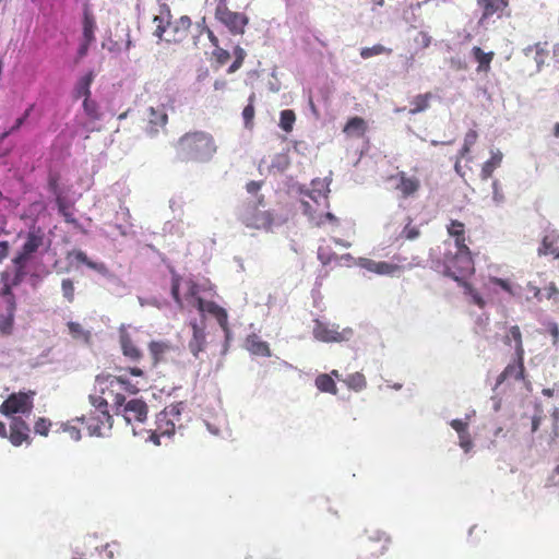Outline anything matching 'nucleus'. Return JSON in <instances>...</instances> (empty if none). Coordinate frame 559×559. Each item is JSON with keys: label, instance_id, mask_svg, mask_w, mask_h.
Wrapping results in <instances>:
<instances>
[{"label": "nucleus", "instance_id": "nucleus-10", "mask_svg": "<svg viewBox=\"0 0 559 559\" xmlns=\"http://www.w3.org/2000/svg\"><path fill=\"white\" fill-rule=\"evenodd\" d=\"M483 14L478 25L483 31H489V26L500 19L508 7V0H477Z\"/></svg>", "mask_w": 559, "mask_h": 559}, {"label": "nucleus", "instance_id": "nucleus-41", "mask_svg": "<svg viewBox=\"0 0 559 559\" xmlns=\"http://www.w3.org/2000/svg\"><path fill=\"white\" fill-rule=\"evenodd\" d=\"M296 121V115L290 109H285L281 111L280 116V127L285 132H290L293 130V126Z\"/></svg>", "mask_w": 559, "mask_h": 559}, {"label": "nucleus", "instance_id": "nucleus-20", "mask_svg": "<svg viewBox=\"0 0 559 559\" xmlns=\"http://www.w3.org/2000/svg\"><path fill=\"white\" fill-rule=\"evenodd\" d=\"M217 15L219 20L226 24L231 32H243V27L247 24V19L245 15L236 12H230L228 10H219L217 11Z\"/></svg>", "mask_w": 559, "mask_h": 559}, {"label": "nucleus", "instance_id": "nucleus-61", "mask_svg": "<svg viewBox=\"0 0 559 559\" xmlns=\"http://www.w3.org/2000/svg\"><path fill=\"white\" fill-rule=\"evenodd\" d=\"M262 185H263V181H254V180H252V181H249L246 185V189H247L248 193L257 194L260 191Z\"/></svg>", "mask_w": 559, "mask_h": 559}, {"label": "nucleus", "instance_id": "nucleus-2", "mask_svg": "<svg viewBox=\"0 0 559 559\" xmlns=\"http://www.w3.org/2000/svg\"><path fill=\"white\" fill-rule=\"evenodd\" d=\"M90 402L94 409L87 415L76 417L75 421L85 425L90 436L102 437L112 427L107 399L102 395H90Z\"/></svg>", "mask_w": 559, "mask_h": 559}, {"label": "nucleus", "instance_id": "nucleus-24", "mask_svg": "<svg viewBox=\"0 0 559 559\" xmlns=\"http://www.w3.org/2000/svg\"><path fill=\"white\" fill-rule=\"evenodd\" d=\"M192 338L189 341V349L194 357H198L201 352L204 350L206 340L204 330L201 329L197 323L192 324Z\"/></svg>", "mask_w": 559, "mask_h": 559}, {"label": "nucleus", "instance_id": "nucleus-36", "mask_svg": "<svg viewBox=\"0 0 559 559\" xmlns=\"http://www.w3.org/2000/svg\"><path fill=\"white\" fill-rule=\"evenodd\" d=\"M366 131V122L360 117L350 118L345 124L344 132L348 134L364 135Z\"/></svg>", "mask_w": 559, "mask_h": 559}, {"label": "nucleus", "instance_id": "nucleus-37", "mask_svg": "<svg viewBox=\"0 0 559 559\" xmlns=\"http://www.w3.org/2000/svg\"><path fill=\"white\" fill-rule=\"evenodd\" d=\"M14 312L10 308H5V314L0 316V333L2 335H10L13 331Z\"/></svg>", "mask_w": 559, "mask_h": 559}, {"label": "nucleus", "instance_id": "nucleus-19", "mask_svg": "<svg viewBox=\"0 0 559 559\" xmlns=\"http://www.w3.org/2000/svg\"><path fill=\"white\" fill-rule=\"evenodd\" d=\"M174 350V346L166 341H152L148 343V352L152 359V366L156 367L167 361L168 356Z\"/></svg>", "mask_w": 559, "mask_h": 559}, {"label": "nucleus", "instance_id": "nucleus-14", "mask_svg": "<svg viewBox=\"0 0 559 559\" xmlns=\"http://www.w3.org/2000/svg\"><path fill=\"white\" fill-rule=\"evenodd\" d=\"M119 344L121 353L128 361L139 364L143 359L142 349L126 330H121L119 333Z\"/></svg>", "mask_w": 559, "mask_h": 559}, {"label": "nucleus", "instance_id": "nucleus-26", "mask_svg": "<svg viewBox=\"0 0 559 559\" xmlns=\"http://www.w3.org/2000/svg\"><path fill=\"white\" fill-rule=\"evenodd\" d=\"M559 242V234L556 230L547 233L542 240L540 247L538 248V255L554 254L556 252L557 245Z\"/></svg>", "mask_w": 559, "mask_h": 559}, {"label": "nucleus", "instance_id": "nucleus-21", "mask_svg": "<svg viewBox=\"0 0 559 559\" xmlns=\"http://www.w3.org/2000/svg\"><path fill=\"white\" fill-rule=\"evenodd\" d=\"M447 231L449 236L454 239L456 250L469 249L466 243L467 237L464 223L457 219H452L447 226Z\"/></svg>", "mask_w": 559, "mask_h": 559}, {"label": "nucleus", "instance_id": "nucleus-29", "mask_svg": "<svg viewBox=\"0 0 559 559\" xmlns=\"http://www.w3.org/2000/svg\"><path fill=\"white\" fill-rule=\"evenodd\" d=\"M95 74L93 71H88L83 75L75 85V97H91V85L94 81Z\"/></svg>", "mask_w": 559, "mask_h": 559}, {"label": "nucleus", "instance_id": "nucleus-52", "mask_svg": "<svg viewBox=\"0 0 559 559\" xmlns=\"http://www.w3.org/2000/svg\"><path fill=\"white\" fill-rule=\"evenodd\" d=\"M420 235V230L417 226L412 224V221L409 219V223L405 225L404 229L401 233V237L407 239V240H414L418 238Z\"/></svg>", "mask_w": 559, "mask_h": 559}, {"label": "nucleus", "instance_id": "nucleus-47", "mask_svg": "<svg viewBox=\"0 0 559 559\" xmlns=\"http://www.w3.org/2000/svg\"><path fill=\"white\" fill-rule=\"evenodd\" d=\"M57 204H58L59 213L64 217V221L69 224H73L76 226L79 224L78 219L73 216V214L71 212H69L68 205L66 204L63 199L59 195L57 197Z\"/></svg>", "mask_w": 559, "mask_h": 559}, {"label": "nucleus", "instance_id": "nucleus-34", "mask_svg": "<svg viewBox=\"0 0 559 559\" xmlns=\"http://www.w3.org/2000/svg\"><path fill=\"white\" fill-rule=\"evenodd\" d=\"M343 381L348 389L356 392L362 391L367 386L366 378L361 372L350 373Z\"/></svg>", "mask_w": 559, "mask_h": 559}, {"label": "nucleus", "instance_id": "nucleus-56", "mask_svg": "<svg viewBox=\"0 0 559 559\" xmlns=\"http://www.w3.org/2000/svg\"><path fill=\"white\" fill-rule=\"evenodd\" d=\"M94 32V20L87 11L84 12V32L83 35H92Z\"/></svg>", "mask_w": 559, "mask_h": 559}, {"label": "nucleus", "instance_id": "nucleus-4", "mask_svg": "<svg viewBox=\"0 0 559 559\" xmlns=\"http://www.w3.org/2000/svg\"><path fill=\"white\" fill-rule=\"evenodd\" d=\"M443 274L462 284L464 278L474 273V260L469 249L456 250L455 253L448 252L443 258Z\"/></svg>", "mask_w": 559, "mask_h": 559}, {"label": "nucleus", "instance_id": "nucleus-59", "mask_svg": "<svg viewBox=\"0 0 559 559\" xmlns=\"http://www.w3.org/2000/svg\"><path fill=\"white\" fill-rule=\"evenodd\" d=\"M548 331L552 336V345H558L559 343V325L556 322H551L548 325Z\"/></svg>", "mask_w": 559, "mask_h": 559}, {"label": "nucleus", "instance_id": "nucleus-18", "mask_svg": "<svg viewBox=\"0 0 559 559\" xmlns=\"http://www.w3.org/2000/svg\"><path fill=\"white\" fill-rule=\"evenodd\" d=\"M360 266L366 269L369 272L379 274V275H395L401 272L402 266L386 261H374L371 259H360Z\"/></svg>", "mask_w": 559, "mask_h": 559}, {"label": "nucleus", "instance_id": "nucleus-22", "mask_svg": "<svg viewBox=\"0 0 559 559\" xmlns=\"http://www.w3.org/2000/svg\"><path fill=\"white\" fill-rule=\"evenodd\" d=\"M313 336L321 342H341L342 334L336 329L329 328L325 323L316 320L313 326Z\"/></svg>", "mask_w": 559, "mask_h": 559}, {"label": "nucleus", "instance_id": "nucleus-43", "mask_svg": "<svg viewBox=\"0 0 559 559\" xmlns=\"http://www.w3.org/2000/svg\"><path fill=\"white\" fill-rule=\"evenodd\" d=\"M210 39H211L212 44L215 46L213 56H214L216 62L219 66L227 63V61L230 59V53L228 52V50L218 47L217 37H210Z\"/></svg>", "mask_w": 559, "mask_h": 559}, {"label": "nucleus", "instance_id": "nucleus-44", "mask_svg": "<svg viewBox=\"0 0 559 559\" xmlns=\"http://www.w3.org/2000/svg\"><path fill=\"white\" fill-rule=\"evenodd\" d=\"M34 109V105H29L28 108L24 111V114L22 115V117L17 118L14 122V124L8 130V131H4L1 135H0V141H2L3 139H5L10 133L19 130L23 124L24 122L26 121V119L29 117L31 112L33 111Z\"/></svg>", "mask_w": 559, "mask_h": 559}, {"label": "nucleus", "instance_id": "nucleus-17", "mask_svg": "<svg viewBox=\"0 0 559 559\" xmlns=\"http://www.w3.org/2000/svg\"><path fill=\"white\" fill-rule=\"evenodd\" d=\"M122 415L129 424L143 423L147 416V405L140 399H132L124 404Z\"/></svg>", "mask_w": 559, "mask_h": 559}, {"label": "nucleus", "instance_id": "nucleus-55", "mask_svg": "<svg viewBox=\"0 0 559 559\" xmlns=\"http://www.w3.org/2000/svg\"><path fill=\"white\" fill-rule=\"evenodd\" d=\"M460 439V447L465 451L468 452L473 447L472 438L468 433V430L463 432L462 435H459Z\"/></svg>", "mask_w": 559, "mask_h": 559}, {"label": "nucleus", "instance_id": "nucleus-11", "mask_svg": "<svg viewBox=\"0 0 559 559\" xmlns=\"http://www.w3.org/2000/svg\"><path fill=\"white\" fill-rule=\"evenodd\" d=\"M44 243V233L40 228L32 229L28 231L26 240L21 251L13 259V263L17 267H23L28 259L35 253Z\"/></svg>", "mask_w": 559, "mask_h": 559}, {"label": "nucleus", "instance_id": "nucleus-49", "mask_svg": "<svg viewBox=\"0 0 559 559\" xmlns=\"http://www.w3.org/2000/svg\"><path fill=\"white\" fill-rule=\"evenodd\" d=\"M254 95H251L249 98V104L242 110V117L245 120V126L247 128H251L254 118V106H253Z\"/></svg>", "mask_w": 559, "mask_h": 559}, {"label": "nucleus", "instance_id": "nucleus-30", "mask_svg": "<svg viewBox=\"0 0 559 559\" xmlns=\"http://www.w3.org/2000/svg\"><path fill=\"white\" fill-rule=\"evenodd\" d=\"M432 97L433 95L430 92L416 95L411 102L412 107L408 112L411 115H416L421 111H425L426 109L429 108L430 100L432 99Z\"/></svg>", "mask_w": 559, "mask_h": 559}, {"label": "nucleus", "instance_id": "nucleus-15", "mask_svg": "<svg viewBox=\"0 0 559 559\" xmlns=\"http://www.w3.org/2000/svg\"><path fill=\"white\" fill-rule=\"evenodd\" d=\"M146 120L145 132L150 136H155L166 127L168 116L163 106L158 108L150 107L147 109Z\"/></svg>", "mask_w": 559, "mask_h": 559}, {"label": "nucleus", "instance_id": "nucleus-9", "mask_svg": "<svg viewBox=\"0 0 559 559\" xmlns=\"http://www.w3.org/2000/svg\"><path fill=\"white\" fill-rule=\"evenodd\" d=\"M388 180L393 182L394 190L399 192L402 199L416 197L421 188L418 177L411 176L403 170L389 176Z\"/></svg>", "mask_w": 559, "mask_h": 559}, {"label": "nucleus", "instance_id": "nucleus-1", "mask_svg": "<svg viewBox=\"0 0 559 559\" xmlns=\"http://www.w3.org/2000/svg\"><path fill=\"white\" fill-rule=\"evenodd\" d=\"M216 150L213 136L203 131L188 132L177 142V154L185 162H207Z\"/></svg>", "mask_w": 559, "mask_h": 559}, {"label": "nucleus", "instance_id": "nucleus-62", "mask_svg": "<svg viewBox=\"0 0 559 559\" xmlns=\"http://www.w3.org/2000/svg\"><path fill=\"white\" fill-rule=\"evenodd\" d=\"M92 38H93V37H85V39H84V40L82 41V44L80 45V47H79V51H78V55H79L78 57H79V59L83 58V57L86 55V52H87V50H88L90 43H91V39H92Z\"/></svg>", "mask_w": 559, "mask_h": 559}, {"label": "nucleus", "instance_id": "nucleus-63", "mask_svg": "<svg viewBox=\"0 0 559 559\" xmlns=\"http://www.w3.org/2000/svg\"><path fill=\"white\" fill-rule=\"evenodd\" d=\"M127 370L133 377H144L143 369H141V368L136 367V366L129 367Z\"/></svg>", "mask_w": 559, "mask_h": 559}, {"label": "nucleus", "instance_id": "nucleus-48", "mask_svg": "<svg viewBox=\"0 0 559 559\" xmlns=\"http://www.w3.org/2000/svg\"><path fill=\"white\" fill-rule=\"evenodd\" d=\"M234 56H235V60L228 68V70H227L228 73L236 72L242 66V62L246 57V52L241 47L236 46L234 49Z\"/></svg>", "mask_w": 559, "mask_h": 559}, {"label": "nucleus", "instance_id": "nucleus-27", "mask_svg": "<svg viewBox=\"0 0 559 559\" xmlns=\"http://www.w3.org/2000/svg\"><path fill=\"white\" fill-rule=\"evenodd\" d=\"M247 348L251 354L257 356H271L269 344L264 341H261L257 335H251L247 338Z\"/></svg>", "mask_w": 559, "mask_h": 559}, {"label": "nucleus", "instance_id": "nucleus-31", "mask_svg": "<svg viewBox=\"0 0 559 559\" xmlns=\"http://www.w3.org/2000/svg\"><path fill=\"white\" fill-rule=\"evenodd\" d=\"M472 53L475 60L478 62L477 71L487 72L490 68V62L492 61L495 53L492 51L485 52L479 47H474L472 49Z\"/></svg>", "mask_w": 559, "mask_h": 559}, {"label": "nucleus", "instance_id": "nucleus-39", "mask_svg": "<svg viewBox=\"0 0 559 559\" xmlns=\"http://www.w3.org/2000/svg\"><path fill=\"white\" fill-rule=\"evenodd\" d=\"M156 425H157L156 431L162 436H170L175 432V429H176V421L170 420L169 418H165L162 421L160 413L157 416Z\"/></svg>", "mask_w": 559, "mask_h": 559}, {"label": "nucleus", "instance_id": "nucleus-45", "mask_svg": "<svg viewBox=\"0 0 559 559\" xmlns=\"http://www.w3.org/2000/svg\"><path fill=\"white\" fill-rule=\"evenodd\" d=\"M0 295L3 299L5 308H10L11 310L16 309L15 297L12 293L10 284L5 283L3 285V287L0 290Z\"/></svg>", "mask_w": 559, "mask_h": 559}, {"label": "nucleus", "instance_id": "nucleus-32", "mask_svg": "<svg viewBox=\"0 0 559 559\" xmlns=\"http://www.w3.org/2000/svg\"><path fill=\"white\" fill-rule=\"evenodd\" d=\"M68 329L71 337L76 341H81L84 344H90L92 334L90 331L85 330L82 324L79 322H68Z\"/></svg>", "mask_w": 559, "mask_h": 559}, {"label": "nucleus", "instance_id": "nucleus-57", "mask_svg": "<svg viewBox=\"0 0 559 559\" xmlns=\"http://www.w3.org/2000/svg\"><path fill=\"white\" fill-rule=\"evenodd\" d=\"M450 425L457 432V435H462L463 432L467 431L468 424L461 419H453Z\"/></svg>", "mask_w": 559, "mask_h": 559}, {"label": "nucleus", "instance_id": "nucleus-51", "mask_svg": "<svg viewBox=\"0 0 559 559\" xmlns=\"http://www.w3.org/2000/svg\"><path fill=\"white\" fill-rule=\"evenodd\" d=\"M51 427V421L47 418L39 417L34 424V431L40 436H48Z\"/></svg>", "mask_w": 559, "mask_h": 559}, {"label": "nucleus", "instance_id": "nucleus-33", "mask_svg": "<svg viewBox=\"0 0 559 559\" xmlns=\"http://www.w3.org/2000/svg\"><path fill=\"white\" fill-rule=\"evenodd\" d=\"M316 386L319 391L324 393L336 394L337 386L334 382V379L328 373H321L316 378Z\"/></svg>", "mask_w": 559, "mask_h": 559}, {"label": "nucleus", "instance_id": "nucleus-50", "mask_svg": "<svg viewBox=\"0 0 559 559\" xmlns=\"http://www.w3.org/2000/svg\"><path fill=\"white\" fill-rule=\"evenodd\" d=\"M61 289L67 301L73 302L75 290L73 281L71 278H63L61 282Z\"/></svg>", "mask_w": 559, "mask_h": 559}, {"label": "nucleus", "instance_id": "nucleus-16", "mask_svg": "<svg viewBox=\"0 0 559 559\" xmlns=\"http://www.w3.org/2000/svg\"><path fill=\"white\" fill-rule=\"evenodd\" d=\"M525 378V366H524V355L515 356L513 361L508 364L502 372L498 376L496 381V386L501 385L504 381L513 379V380H524Z\"/></svg>", "mask_w": 559, "mask_h": 559}, {"label": "nucleus", "instance_id": "nucleus-7", "mask_svg": "<svg viewBox=\"0 0 559 559\" xmlns=\"http://www.w3.org/2000/svg\"><path fill=\"white\" fill-rule=\"evenodd\" d=\"M34 391L10 394L1 404L0 412L5 416L29 414L34 407Z\"/></svg>", "mask_w": 559, "mask_h": 559}, {"label": "nucleus", "instance_id": "nucleus-3", "mask_svg": "<svg viewBox=\"0 0 559 559\" xmlns=\"http://www.w3.org/2000/svg\"><path fill=\"white\" fill-rule=\"evenodd\" d=\"M261 206H264L263 195H259L255 201L245 203L239 210L238 219L247 228L270 230L274 224V216Z\"/></svg>", "mask_w": 559, "mask_h": 559}, {"label": "nucleus", "instance_id": "nucleus-23", "mask_svg": "<svg viewBox=\"0 0 559 559\" xmlns=\"http://www.w3.org/2000/svg\"><path fill=\"white\" fill-rule=\"evenodd\" d=\"M503 343L508 346H511L514 343V354L515 356L525 355L523 338L521 330L518 325H512L509 328L507 334L503 336Z\"/></svg>", "mask_w": 559, "mask_h": 559}, {"label": "nucleus", "instance_id": "nucleus-28", "mask_svg": "<svg viewBox=\"0 0 559 559\" xmlns=\"http://www.w3.org/2000/svg\"><path fill=\"white\" fill-rule=\"evenodd\" d=\"M503 155L500 151L492 152L491 157L484 163L481 170H480V178L483 180H488L493 171L500 167L502 163Z\"/></svg>", "mask_w": 559, "mask_h": 559}, {"label": "nucleus", "instance_id": "nucleus-53", "mask_svg": "<svg viewBox=\"0 0 559 559\" xmlns=\"http://www.w3.org/2000/svg\"><path fill=\"white\" fill-rule=\"evenodd\" d=\"M74 423H76L75 419L63 424L62 429L64 432L69 433L72 440L79 441L81 439V430L76 425H74Z\"/></svg>", "mask_w": 559, "mask_h": 559}, {"label": "nucleus", "instance_id": "nucleus-54", "mask_svg": "<svg viewBox=\"0 0 559 559\" xmlns=\"http://www.w3.org/2000/svg\"><path fill=\"white\" fill-rule=\"evenodd\" d=\"M490 283L499 286L501 289H503L506 293H508L510 296H515L516 292L514 290L513 286L508 280L500 278V277H490Z\"/></svg>", "mask_w": 559, "mask_h": 559}, {"label": "nucleus", "instance_id": "nucleus-25", "mask_svg": "<svg viewBox=\"0 0 559 559\" xmlns=\"http://www.w3.org/2000/svg\"><path fill=\"white\" fill-rule=\"evenodd\" d=\"M69 257H73L79 263L85 264L87 267L103 275H106L108 273V267L105 263L92 261L82 250H73L69 253Z\"/></svg>", "mask_w": 559, "mask_h": 559}, {"label": "nucleus", "instance_id": "nucleus-35", "mask_svg": "<svg viewBox=\"0 0 559 559\" xmlns=\"http://www.w3.org/2000/svg\"><path fill=\"white\" fill-rule=\"evenodd\" d=\"M185 405L182 402L171 404L167 406L160 414H162V421L165 418H169L170 420L176 421V426H181L180 416L181 412L183 411Z\"/></svg>", "mask_w": 559, "mask_h": 559}, {"label": "nucleus", "instance_id": "nucleus-6", "mask_svg": "<svg viewBox=\"0 0 559 559\" xmlns=\"http://www.w3.org/2000/svg\"><path fill=\"white\" fill-rule=\"evenodd\" d=\"M156 29L153 35H163L165 32L180 33L188 32L191 21L188 16H180L176 22H171L170 10L168 5L160 4L159 12L153 20Z\"/></svg>", "mask_w": 559, "mask_h": 559}, {"label": "nucleus", "instance_id": "nucleus-58", "mask_svg": "<svg viewBox=\"0 0 559 559\" xmlns=\"http://www.w3.org/2000/svg\"><path fill=\"white\" fill-rule=\"evenodd\" d=\"M559 295V289L557 288L555 283H550L547 287H545L543 293V298L551 299Z\"/></svg>", "mask_w": 559, "mask_h": 559}, {"label": "nucleus", "instance_id": "nucleus-5", "mask_svg": "<svg viewBox=\"0 0 559 559\" xmlns=\"http://www.w3.org/2000/svg\"><path fill=\"white\" fill-rule=\"evenodd\" d=\"M96 381L100 388L103 395L112 397V402L117 406H122L126 397L122 392H134L131 390L132 385L128 379L117 377L112 374H99L96 377Z\"/></svg>", "mask_w": 559, "mask_h": 559}, {"label": "nucleus", "instance_id": "nucleus-64", "mask_svg": "<svg viewBox=\"0 0 559 559\" xmlns=\"http://www.w3.org/2000/svg\"><path fill=\"white\" fill-rule=\"evenodd\" d=\"M49 188L50 190L55 193V194H58V190H59V186H58V179L56 177H50L49 178Z\"/></svg>", "mask_w": 559, "mask_h": 559}, {"label": "nucleus", "instance_id": "nucleus-42", "mask_svg": "<svg viewBox=\"0 0 559 559\" xmlns=\"http://www.w3.org/2000/svg\"><path fill=\"white\" fill-rule=\"evenodd\" d=\"M460 286H462L464 288L465 294L471 296L473 304H475L479 308L485 307L486 301L480 296V294L468 282H462V284H460Z\"/></svg>", "mask_w": 559, "mask_h": 559}, {"label": "nucleus", "instance_id": "nucleus-38", "mask_svg": "<svg viewBox=\"0 0 559 559\" xmlns=\"http://www.w3.org/2000/svg\"><path fill=\"white\" fill-rule=\"evenodd\" d=\"M83 109L86 116L93 121L99 120L102 117L98 104L95 100L91 99V97L84 98Z\"/></svg>", "mask_w": 559, "mask_h": 559}, {"label": "nucleus", "instance_id": "nucleus-46", "mask_svg": "<svg viewBox=\"0 0 559 559\" xmlns=\"http://www.w3.org/2000/svg\"><path fill=\"white\" fill-rule=\"evenodd\" d=\"M390 52H391L390 48H386L383 45L377 44V45H374L372 47H365V48H362L361 51H360V56L364 59H368V58H371L373 56H378V55H381V53H390Z\"/></svg>", "mask_w": 559, "mask_h": 559}, {"label": "nucleus", "instance_id": "nucleus-8", "mask_svg": "<svg viewBox=\"0 0 559 559\" xmlns=\"http://www.w3.org/2000/svg\"><path fill=\"white\" fill-rule=\"evenodd\" d=\"M182 284H183V287H185V299H186V301L188 302V305H190L191 307L197 309V300L198 299H203L199 295L200 286L194 281H192V280L182 281V278L179 275H177V274L173 275V277H171V286H170V293H171V296H173L174 300L176 301V304L178 305V307L180 309L183 308V301H182V298L180 297V294H179V289H180Z\"/></svg>", "mask_w": 559, "mask_h": 559}, {"label": "nucleus", "instance_id": "nucleus-40", "mask_svg": "<svg viewBox=\"0 0 559 559\" xmlns=\"http://www.w3.org/2000/svg\"><path fill=\"white\" fill-rule=\"evenodd\" d=\"M477 138H478V133H477V131H475V130H469V131H467V132H466V134H465V136H464V143H463V146H462V147H461V150H460V157H461V158H465V157L469 154V152H471V150H472L473 145H474V144L476 143V141H477Z\"/></svg>", "mask_w": 559, "mask_h": 559}, {"label": "nucleus", "instance_id": "nucleus-13", "mask_svg": "<svg viewBox=\"0 0 559 559\" xmlns=\"http://www.w3.org/2000/svg\"><path fill=\"white\" fill-rule=\"evenodd\" d=\"M8 438L14 447L29 444L32 441L29 426L21 417H12Z\"/></svg>", "mask_w": 559, "mask_h": 559}, {"label": "nucleus", "instance_id": "nucleus-60", "mask_svg": "<svg viewBox=\"0 0 559 559\" xmlns=\"http://www.w3.org/2000/svg\"><path fill=\"white\" fill-rule=\"evenodd\" d=\"M527 290L532 294V297L536 299L537 301L543 300V292L537 285H534L533 283L527 284Z\"/></svg>", "mask_w": 559, "mask_h": 559}, {"label": "nucleus", "instance_id": "nucleus-12", "mask_svg": "<svg viewBox=\"0 0 559 559\" xmlns=\"http://www.w3.org/2000/svg\"><path fill=\"white\" fill-rule=\"evenodd\" d=\"M197 309L202 316H212L217 321L222 330L226 334L229 333L228 314L223 307L217 305L215 301L198 299Z\"/></svg>", "mask_w": 559, "mask_h": 559}]
</instances>
